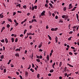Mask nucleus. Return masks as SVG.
Returning <instances> with one entry per match:
<instances>
[{"label":"nucleus","instance_id":"nucleus-1","mask_svg":"<svg viewBox=\"0 0 79 79\" xmlns=\"http://www.w3.org/2000/svg\"><path fill=\"white\" fill-rule=\"evenodd\" d=\"M45 11L44 10L43 11V12L41 13V15L42 16H45Z\"/></svg>","mask_w":79,"mask_h":79},{"label":"nucleus","instance_id":"nucleus-2","mask_svg":"<svg viewBox=\"0 0 79 79\" xmlns=\"http://www.w3.org/2000/svg\"><path fill=\"white\" fill-rule=\"evenodd\" d=\"M73 7L72 6V4H70L69 5V9H71Z\"/></svg>","mask_w":79,"mask_h":79},{"label":"nucleus","instance_id":"nucleus-3","mask_svg":"<svg viewBox=\"0 0 79 79\" xmlns=\"http://www.w3.org/2000/svg\"><path fill=\"white\" fill-rule=\"evenodd\" d=\"M2 15L3 13H2L0 14V18H3V17H4V16H3V15Z\"/></svg>","mask_w":79,"mask_h":79},{"label":"nucleus","instance_id":"nucleus-4","mask_svg":"<svg viewBox=\"0 0 79 79\" xmlns=\"http://www.w3.org/2000/svg\"><path fill=\"white\" fill-rule=\"evenodd\" d=\"M42 46V43H41V44H40V45L38 46V48H40Z\"/></svg>","mask_w":79,"mask_h":79},{"label":"nucleus","instance_id":"nucleus-5","mask_svg":"<svg viewBox=\"0 0 79 79\" xmlns=\"http://www.w3.org/2000/svg\"><path fill=\"white\" fill-rule=\"evenodd\" d=\"M68 15H66L65 17V20H66V19H68V17H69Z\"/></svg>","mask_w":79,"mask_h":79},{"label":"nucleus","instance_id":"nucleus-6","mask_svg":"<svg viewBox=\"0 0 79 79\" xmlns=\"http://www.w3.org/2000/svg\"><path fill=\"white\" fill-rule=\"evenodd\" d=\"M5 42H6V44H7L8 42V39H7V38L5 39Z\"/></svg>","mask_w":79,"mask_h":79},{"label":"nucleus","instance_id":"nucleus-7","mask_svg":"<svg viewBox=\"0 0 79 79\" xmlns=\"http://www.w3.org/2000/svg\"><path fill=\"white\" fill-rule=\"evenodd\" d=\"M8 19L9 22H10V23H12V20H11V19L8 18Z\"/></svg>","mask_w":79,"mask_h":79},{"label":"nucleus","instance_id":"nucleus-8","mask_svg":"<svg viewBox=\"0 0 79 79\" xmlns=\"http://www.w3.org/2000/svg\"><path fill=\"white\" fill-rule=\"evenodd\" d=\"M5 29V27H3L2 28V30L1 31V32H3V31Z\"/></svg>","mask_w":79,"mask_h":79},{"label":"nucleus","instance_id":"nucleus-9","mask_svg":"<svg viewBox=\"0 0 79 79\" xmlns=\"http://www.w3.org/2000/svg\"><path fill=\"white\" fill-rule=\"evenodd\" d=\"M67 65H68L69 66H70V67H71L72 68H73V66L72 65H71L69 64H67Z\"/></svg>","mask_w":79,"mask_h":79},{"label":"nucleus","instance_id":"nucleus-10","mask_svg":"<svg viewBox=\"0 0 79 79\" xmlns=\"http://www.w3.org/2000/svg\"><path fill=\"white\" fill-rule=\"evenodd\" d=\"M48 37H49V40H52V38L50 36V35H48Z\"/></svg>","mask_w":79,"mask_h":79},{"label":"nucleus","instance_id":"nucleus-11","mask_svg":"<svg viewBox=\"0 0 79 79\" xmlns=\"http://www.w3.org/2000/svg\"><path fill=\"white\" fill-rule=\"evenodd\" d=\"M76 8H77V7L75 6L74 7L73 9L72 10V11H74V10H75V9H76Z\"/></svg>","mask_w":79,"mask_h":79},{"label":"nucleus","instance_id":"nucleus-12","mask_svg":"<svg viewBox=\"0 0 79 79\" xmlns=\"http://www.w3.org/2000/svg\"><path fill=\"white\" fill-rule=\"evenodd\" d=\"M47 60L48 61H49V56L48 55H47Z\"/></svg>","mask_w":79,"mask_h":79},{"label":"nucleus","instance_id":"nucleus-13","mask_svg":"<svg viewBox=\"0 0 79 79\" xmlns=\"http://www.w3.org/2000/svg\"><path fill=\"white\" fill-rule=\"evenodd\" d=\"M61 65H62V62H60L59 64V67H61Z\"/></svg>","mask_w":79,"mask_h":79},{"label":"nucleus","instance_id":"nucleus-14","mask_svg":"<svg viewBox=\"0 0 79 79\" xmlns=\"http://www.w3.org/2000/svg\"><path fill=\"white\" fill-rule=\"evenodd\" d=\"M21 49H20V48H17L16 50L15 51L16 52H17V51H20Z\"/></svg>","mask_w":79,"mask_h":79},{"label":"nucleus","instance_id":"nucleus-15","mask_svg":"<svg viewBox=\"0 0 79 79\" xmlns=\"http://www.w3.org/2000/svg\"><path fill=\"white\" fill-rule=\"evenodd\" d=\"M15 56H19V54L18 53H16L15 54Z\"/></svg>","mask_w":79,"mask_h":79},{"label":"nucleus","instance_id":"nucleus-16","mask_svg":"<svg viewBox=\"0 0 79 79\" xmlns=\"http://www.w3.org/2000/svg\"><path fill=\"white\" fill-rule=\"evenodd\" d=\"M53 71H54V70L53 69H52L49 71L50 73H53Z\"/></svg>","mask_w":79,"mask_h":79},{"label":"nucleus","instance_id":"nucleus-17","mask_svg":"<svg viewBox=\"0 0 79 79\" xmlns=\"http://www.w3.org/2000/svg\"><path fill=\"white\" fill-rule=\"evenodd\" d=\"M66 10V7H64L63 8V10L65 11Z\"/></svg>","mask_w":79,"mask_h":79},{"label":"nucleus","instance_id":"nucleus-18","mask_svg":"<svg viewBox=\"0 0 79 79\" xmlns=\"http://www.w3.org/2000/svg\"><path fill=\"white\" fill-rule=\"evenodd\" d=\"M49 5H50V6L51 7V8H53V5L51 3H50L49 4Z\"/></svg>","mask_w":79,"mask_h":79},{"label":"nucleus","instance_id":"nucleus-19","mask_svg":"<svg viewBox=\"0 0 79 79\" xmlns=\"http://www.w3.org/2000/svg\"><path fill=\"white\" fill-rule=\"evenodd\" d=\"M36 61H37V62H40V60L39 59H36Z\"/></svg>","mask_w":79,"mask_h":79},{"label":"nucleus","instance_id":"nucleus-20","mask_svg":"<svg viewBox=\"0 0 79 79\" xmlns=\"http://www.w3.org/2000/svg\"><path fill=\"white\" fill-rule=\"evenodd\" d=\"M4 58V55H2V56H1V59H3Z\"/></svg>","mask_w":79,"mask_h":79},{"label":"nucleus","instance_id":"nucleus-21","mask_svg":"<svg viewBox=\"0 0 79 79\" xmlns=\"http://www.w3.org/2000/svg\"><path fill=\"white\" fill-rule=\"evenodd\" d=\"M30 71H31L32 73L34 72V70H33V69L32 68L31 69Z\"/></svg>","mask_w":79,"mask_h":79},{"label":"nucleus","instance_id":"nucleus-22","mask_svg":"<svg viewBox=\"0 0 79 79\" xmlns=\"http://www.w3.org/2000/svg\"><path fill=\"white\" fill-rule=\"evenodd\" d=\"M73 37H70V38H69L68 39V40H71V38H72Z\"/></svg>","mask_w":79,"mask_h":79},{"label":"nucleus","instance_id":"nucleus-23","mask_svg":"<svg viewBox=\"0 0 79 79\" xmlns=\"http://www.w3.org/2000/svg\"><path fill=\"white\" fill-rule=\"evenodd\" d=\"M66 16V15H63L62 16V17L63 19H64V18H65V17Z\"/></svg>","mask_w":79,"mask_h":79},{"label":"nucleus","instance_id":"nucleus-24","mask_svg":"<svg viewBox=\"0 0 79 79\" xmlns=\"http://www.w3.org/2000/svg\"><path fill=\"white\" fill-rule=\"evenodd\" d=\"M6 27H7V28H9L10 27V24H8L6 26Z\"/></svg>","mask_w":79,"mask_h":79},{"label":"nucleus","instance_id":"nucleus-25","mask_svg":"<svg viewBox=\"0 0 79 79\" xmlns=\"http://www.w3.org/2000/svg\"><path fill=\"white\" fill-rule=\"evenodd\" d=\"M40 77V74H38L37 75V78H39Z\"/></svg>","mask_w":79,"mask_h":79},{"label":"nucleus","instance_id":"nucleus-26","mask_svg":"<svg viewBox=\"0 0 79 79\" xmlns=\"http://www.w3.org/2000/svg\"><path fill=\"white\" fill-rule=\"evenodd\" d=\"M35 7L34 6H32L31 8V10L33 11V10H34Z\"/></svg>","mask_w":79,"mask_h":79},{"label":"nucleus","instance_id":"nucleus-27","mask_svg":"<svg viewBox=\"0 0 79 79\" xmlns=\"http://www.w3.org/2000/svg\"><path fill=\"white\" fill-rule=\"evenodd\" d=\"M11 61V60H9L8 62L7 63V64H10V63Z\"/></svg>","mask_w":79,"mask_h":79},{"label":"nucleus","instance_id":"nucleus-28","mask_svg":"<svg viewBox=\"0 0 79 79\" xmlns=\"http://www.w3.org/2000/svg\"><path fill=\"white\" fill-rule=\"evenodd\" d=\"M10 66H11V68H13V67H14V65H13V64H11Z\"/></svg>","mask_w":79,"mask_h":79},{"label":"nucleus","instance_id":"nucleus-29","mask_svg":"<svg viewBox=\"0 0 79 79\" xmlns=\"http://www.w3.org/2000/svg\"><path fill=\"white\" fill-rule=\"evenodd\" d=\"M1 42H2V43H4V42H5V40H4V39H2V40H1Z\"/></svg>","mask_w":79,"mask_h":79},{"label":"nucleus","instance_id":"nucleus-30","mask_svg":"<svg viewBox=\"0 0 79 79\" xmlns=\"http://www.w3.org/2000/svg\"><path fill=\"white\" fill-rule=\"evenodd\" d=\"M11 40H12V42L13 43V42H14V38H11Z\"/></svg>","mask_w":79,"mask_h":79},{"label":"nucleus","instance_id":"nucleus-31","mask_svg":"<svg viewBox=\"0 0 79 79\" xmlns=\"http://www.w3.org/2000/svg\"><path fill=\"white\" fill-rule=\"evenodd\" d=\"M69 55H73V53H72V52H69Z\"/></svg>","mask_w":79,"mask_h":79},{"label":"nucleus","instance_id":"nucleus-32","mask_svg":"<svg viewBox=\"0 0 79 79\" xmlns=\"http://www.w3.org/2000/svg\"><path fill=\"white\" fill-rule=\"evenodd\" d=\"M31 64H30L29 65V68H28L27 69H31Z\"/></svg>","mask_w":79,"mask_h":79},{"label":"nucleus","instance_id":"nucleus-33","mask_svg":"<svg viewBox=\"0 0 79 79\" xmlns=\"http://www.w3.org/2000/svg\"><path fill=\"white\" fill-rule=\"evenodd\" d=\"M27 34L28 35H32V33H27Z\"/></svg>","mask_w":79,"mask_h":79},{"label":"nucleus","instance_id":"nucleus-34","mask_svg":"<svg viewBox=\"0 0 79 79\" xmlns=\"http://www.w3.org/2000/svg\"><path fill=\"white\" fill-rule=\"evenodd\" d=\"M73 31H70V32H69V34H72L73 33Z\"/></svg>","mask_w":79,"mask_h":79},{"label":"nucleus","instance_id":"nucleus-35","mask_svg":"<svg viewBox=\"0 0 79 79\" xmlns=\"http://www.w3.org/2000/svg\"><path fill=\"white\" fill-rule=\"evenodd\" d=\"M6 72V69H4V73H5Z\"/></svg>","mask_w":79,"mask_h":79},{"label":"nucleus","instance_id":"nucleus-36","mask_svg":"<svg viewBox=\"0 0 79 79\" xmlns=\"http://www.w3.org/2000/svg\"><path fill=\"white\" fill-rule=\"evenodd\" d=\"M67 68V67H65L64 69V71L65 72H66V70Z\"/></svg>","mask_w":79,"mask_h":79},{"label":"nucleus","instance_id":"nucleus-37","mask_svg":"<svg viewBox=\"0 0 79 79\" xmlns=\"http://www.w3.org/2000/svg\"><path fill=\"white\" fill-rule=\"evenodd\" d=\"M18 38H16L15 40V42H18Z\"/></svg>","mask_w":79,"mask_h":79},{"label":"nucleus","instance_id":"nucleus-38","mask_svg":"<svg viewBox=\"0 0 79 79\" xmlns=\"http://www.w3.org/2000/svg\"><path fill=\"white\" fill-rule=\"evenodd\" d=\"M58 28H57V27H56V28H55L54 29V31H57V30H58Z\"/></svg>","mask_w":79,"mask_h":79},{"label":"nucleus","instance_id":"nucleus-39","mask_svg":"<svg viewBox=\"0 0 79 79\" xmlns=\"http://www.w3.org/2000/svg\"><path fill=\"white\" fill-rule=\"evenodd\" d=\"M45 7H46V8H47L48 7V5L47 4H46L45 5Z\"/></svg>","mask_w":79,"mask_h":79},{"label":"nucleus","instance_id":"nucleus-40","mask_svg":"<svg viewBox=\"0 0 79 79\" xmlns=\"http://www.w3.org/2000/svg\"><path fill=\"white\" fill-rule=\"evenodd\" d=\"M25 74L26 76H27V74H28V72L26 71L25 72Z\"/></svg>","mask_w":79,"mask_h":79},{"label":"nucleus","instance_id":"nucleus-41","mask_svg":"<svg viewBox=\"0 0 79 79\" xmlns=\"http://www.w3.org/2000/svg\"><path fill=\"white\" fill-rule=\"evenodd\" d=\"M26 32H27V30H25L24 31V34H25V33Z\"/></svg>","mask_w":79,"mask_h":79},{"label":"nucleus","instance_id":"nucleus-42","mask_svg":"<svg viewBox=\"0 0 79 79\" xmlns=\"http://www.w3.org/2000/svg\"><path fill=\"white\" fill-rule=\"evenodd\" d=\"M23 8H24L25 9H26V6L24 5L23 6Z\"/></svg>","mask_w":79,"mask_h":79},{"label":"nucleus","instance_id":"nucleus-43","mask_svg":"<svg viewBox=\"0 0 79 79\" xmlns=\"http://www.w3.org/2000/svg\"><path fill=\"white\" fill-rule=\"evenodd\" d=\"M77 26H74V27H72L74 29H76V27H77Z\"/></svg>","mask_w":79,"mask_h":79},{"label":"nucleus","instance_id":"nucleus-44","mask_svg":"<svg viewBox=\"0 0 79 79\" xmlns=\"http://www.w3.org/2000/svg\"><path fill=\"white\" fill-rule=\"evenodd\" d=\"M19 24V23L17 22V23H15V26H18V25Z\"/></svg>","mask_w":79,"mask_h":79},{"label":"nucleus","instance_id":"nucleus-45","mask_svg":"<svg viewBox=\"0 0 79 79\" xmlns=\"http://www.w3.org/2000/svg\"><path fill=\"white\" fill-rule=\"evenodd\" d=\"M0 69L1 70H3V68H2V66H1Z\"/></svg>","mask_w":79,"mask_h":79},{"label":"nucleus","instance_id":"nucleus-46","mask_svg":"<svg viewBox=\"0 0 79 79\" xmlns=\"http://www.w3.org/2000/svg\"><path fill=\"white\" fill-rule=\"evenodd\" d=\"M51 31H55V29L54 28H52L51 29Z\"/></svg>","mask_w":79,"mask_h":79},{"label":"nucleus","instance_id":"nucleus-47","mask_svg":"<svg viewBox=\"0 0 79 79\" xmlns=\"http://www.w3.org/2000/svg\"><path fill=\"white\" fill-rule=\"evenodd\" d=\"M71 48H72V49H73V50H74V49H75V48L73 47H71Z\"/></svg>","mask_w":79,"mask_h":79},{"label":"nucleus","instance_id":"nucleus-48","mask_svg":"<svg viewBox=\"0 0 79 79\" xmlns=\"http://www.w3.org/2000/svg\"><path fill=\"white\" fill-rule=\"evenodd\" d=\"M33 21H34V22H37V20H36L35 19H33Z\"/></svg>","mask_w":79,"mask_h":79},{"label":"nucleus","instance_id":"nucleus-49","mask_svg":"<svg viewBox=\"0 0 79 79\" xmlns=\"http://www.w3.org/2000/svg\"><path fill=\"white\" fill-rule=\"evenodd\" d=\"M35 67V66H34V64H32V68H34Z\"/></svg>","mask_w":79,"mask_h":79},{"label":"nucleus","instance_id":"nucleus-50","mask_svg":"<svg viewBox=\"0 0 79 79\" xmlns=\"http://www.w3.org/2000/svg\"><path fill=\"white\" fill-rule=\"evenodd\" d=\"M59 22H60V23H63V21L61 20H60Z\"/></svg>","mask_w":79,"mask_h":79},{"label":"nucleus","instance_id":"nucleus-51","mask_svg":"<svg viewBox=\"0 0 79 79\" xmlns=\"http://www.w3.org/2000/svg\"><path fill=\"white\" fill-rule=\"evenodd\" d=\"M37 6H35V10H37Z\"/></svg>","mask_w":79,"mask_h":79},{"label":"nucleus","instance_id":"nucleus-52","mask_svg":"<svg viewBox=\"0 0 79 79\" xmlns=\"http://www.w3.org/2000/svg\"><path fill=\"white\" fill-rule=\"evenodd\" d=\"M17 12H18L19 13H22V12H21V11H17Z\"/></svg>","mask_w":79,"mask_h":79},{"label":"nucleus","instance_id":"nucleus-53","mask_svg":"<svg viewBox=\"0 0 79 79\" xmlns=\"http://www.w3.org/2000/svg\"><path fill=\"white\" fill-rule=\"evenodd\" d=\"M36 58H40V56L36 55Z\"/></svg>","mask_w":79,"mask_h":79},{"label":"nucleus","instance_id":"nucleus-54","mask_svg":"<svg viewBox=\"0 0 79 79\" xmlns=\"http://www.w3.org/2000/svg\"><path fill=\"white\" fill-rule=\"evenodd\" d=\"M20 37H23V34H21L20 35Z\"/></svg>","mask_w":79,"mask_h":79},{"label":"nucleus","instance_id":"nucleus-55","mask_svg":"<svg viewBox=\"0 0 79 79\" xmlns=\"http://www.w3.org/2000/svg\"><path fill=\"white\" fill-rule=\"evenodd\" d=\"M5 23V21H3L2 23V24H4V23Z\"/></svg>","mask_w":79,"mask_h":79},{"label":"nucleus","instance_id":"nucleus-56","mask_svg":"<svg viewBox=\"0 0 79 79\" xmlns=\"http://www.w3.org/2000/svg\"><path fill=\"white\" fill-rule=\"evenodd\" d=\"M18 6L19 8H20L21 7V4H18Z\"/></svg>","mask_w":79,"mask_h":79},{"label":"nucleus","instance_id":"nucleus-57","mask_svg":"<svg viewBox=\"0 0 79 79\" xmlns=\"http://www.w3.org/2000/svg\"><path fill=\"white\" fill-rule=\"evenodd\" d=\"M39 51H40V52H42L43 51V50L40 49L39 50Z\"/></svg>","mask_w":79,"mask_h":79},{"label":"nucleus","instance_id":"nucleus-58","mask_svg":"<svg viewBox=\"0 0 79 79\" xmlns=\"http://www.w3.org/2000/svg\"><path fill=\"white\" fill-rule=\"evenodd\" d=\"M48 76H52V74H51V73H49L48 74Z\"/></svg>","mask_w":79,"mask_h":79},{"label":"nucleus","instance_id":"nucleus-59","mask_svg":"<svg viewBox=\"0 0 79 79\" xmlns=\"http://www.w3.org/2000/svg\"><path fill=\"white\" fill-rule=\"evenodd\" d=\"M58 16H56L55 17V19H58Z\"/></svg>","mask_w":79,"mask_h":79},{"label":"nucleus","instance_id":"nucleus-60","mask_svg":"<svg viewBox=\"0 0 79 79\" xmlns=\"http://www.w3.org/2000/svg\"><path fill=\"white\" fill-rule=\"evenodd\" d=\"M46 3H48V1L47 0L46 1Z\"/></svg>","mask_w":79,"mask_h":79},{"label":"nucleus","instance_id":"nucleus-61","mask_svg":"<svg viewBox=\"0 0 79 79\" xmlns=\"http://www.w3.org/2000/svg\"><path fill=\"white\" fill-rule=\"evenodd\" d=\"M40 59H42V56H40Z\"/></svg>","mask_w":79,"mask_h":79},{"label":"nucleus","instance_id":"nucleus-62","mask_svg":"<svg viewBox=\"0 0 79 79\" xmlns=\"http://www.w3.org/2000/svg\"><path fill=\"white\" fill-rule=\"evenodd\" d=\"M27 16H29V15H30V13H27Z\"/></svg>","mask_w":79,"mask_h":79},{"label":"nucleus","instance_id":"nucleus-63","mask_svg":"<svg viewBox=\"0 0 79 79\" xmlns=\"http://www.w3.org/2000/svg\"><path fill=\"white\" fill-rule=\"evenodd\" d=\"M15 15H16V12H14L13 13V15L15 16Z\"/></svg>","mask_w":79,"mask_h":79},{"label":"nucleus","instance_id":"nucleus-64","mask_svg":"<svg viewBox=\"0 0 79 79\" xmlns=\"http://www.w3.org/2000/svg\"><path fill=\"white\" fill-rule=\"evenodd\" d=\"M77 44L79 46V41L77 42Z\"/></svg>","mask_w":79,"mask_h":79}]
</instances>
